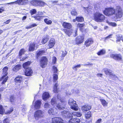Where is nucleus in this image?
<instances>
[{
	"mask_svg": "<svg viewBox=\"0 0 123 123\" xmlns=\"http://www.w3.org/2000/svg\"><path fill=\"white\" fill-rule=\"evenodd\" d=\"M64 98H61L60 96L58 95L57 98L54 97L51 100V105L55 106V105L59 110L63 109L65 108L66 103Z\"/></svg>",
	"mask_w": 123,
	"mask_h": 123,
	"instance_id": "f257e3e1",
	"label": "nucleus"
},
{
	"mask_svg": "<svg viewBox=\"0 0 123 123\" xmlns=\"http://www.w3.org/2000/svg\"><path fill=\"white\" fill-rule=\"evenodd\" d=\"M94 18L97 22H102L105 19L104 16L99 12H96L94 14Z\"/></svg>",
	"mask_w": 123,
	"mask_h": 123,
	"instance_id": "f03ea898",
	"label": "nucleus"
},
{
	"mask_svg": "<svg viewBox=\"0 0 123 123\" xmlns=\"http://www.w3.org/2000/svg\"><path fill=\"white\" fill-rule=\"evenodd\" d=\"M8 69V67H6L4 68L3 70L2 76L0 80V81H2V84H5L7 80L8 77L7 76V71Z\"/></svg>",
	"mask_w": 123,
	"mask_h": 123,
	"instance_id": "7ed1b4c3",
	"label": "nucleus"
},
{
	"mask_svg": "<svg viewBox=\"0 0 123 123\" xmlns=\"http://www.w3.org/2000/svg\"><path fill=\"white\" fill-rule=\"evenodd\" d=\"M116 9V8L115 9L112 8H106L103 11V13L106 16L111 15L115 13Z\"/></svg>",
	"mask_w": 123,
	"mask_h": 123,
	"instance_id": "20e7f679",
	"label": "nucleus"
},
{
	"mask_svg": "<svg viewBox=\"0 0 123 123\" xmlns=\"http://www.w3.org/2000/svg\"><path fill=\"white\" fill-rule=\"evenodd\" d=\"M68 104L71 106V108L75 111H77L78 109L77 105L76 104L75 101L73 99L70 98L69 99L68 102Z\"/></svg>",
	"mask_w": 123,
	"mask_h": 123,
	"instance_id": "39448f33",
	"label": "nucleus"
},
{
	"mask_svg": "<svg viewBox=\"0 0 123 123\" xmlns=\"http://www.w3.org/2000/svg\"><path fill=\"white\" fill-rule=\"evenodd\" d=\"M115 13L114 15L116 18H120L122 17L123 15V13L122 10L120 7L119 6L117 7Z\"/></svg>",
	"mask_w": 123,
	"mask_h": 123,
	"instance_id": "423d86ee",
	"label": "nucleus"
},
{
	"mask_svg": "<svg viewBox=\"0 0 123 123\" xmlns=\"http://www.w3.org/2000/svg\"><path fill=\"white\" fill-rule=\"evenodd\" d=\"M44 112L40 110H38L36 111L34 113V116L36 119L41 117H43L44 116Z\"/></svg>",
	"mask_w": 123,
	"mask_h": 123,
	"instance_id": "0eeeda50",
	"label": "nucleus"
},
{
	"mask_svg": "<svg viewBox=\"0 0 123 123\" xmlns=\"http://www.w3.org/2000/svg\"><path fill=\"white\" fill-rule=\"evenodd\" d=\"M47 59L45 57H42L41 59L40 62V66L43 68H44L47 63Z\"/></svg>",
	"mask_w": 123,
	"mask_h": 123,
	"instance_id": "6e6552de",
	"label": "nucleus"
},
{
	"mask_svg": "<svg viewBox=\"0 0 123 123\" xmlns=\"http://www.w3.org/2000/svg\"><path fill=\"white\" fill-rule=\"evenodd\" d=\"M62 115L64 117L67 118H71L73 117L72 115L68 111L64 110L61 112Z\"/></svg>",
	"mask_w": 123,
	"mask_h": 123,
	"instance_id": "1a4fd4ad",
	"label": "nucleus"
},
{
	"mask_svg": "<svg viewBox=\"0 0 123 123\" xmlns=\"http://www.w3.org/2000/svg\"><path fill=\"white\" fill-rule=\"evenodd\" d=\"M110 57L113 59L118 61H121L122 57L120 54H112L110 55Z\"/></svg>",
	"mask_w": 123,
	"mask_h": 123,
	"instance_id": "9d476101",
	"label": "nucleus"
},
{
	"mask_svg": "<svg viewBox=\"0 0 123 123\" xmlns=\"http://www.w3.org/2000/svg\"><path fill=\"white\" fill-rule=\"evenodd\" d=\"M52 120V123H64L63 120L60 117H54Z\"/></svg>",
	"mask_w": 123,
	"mask_h": 123,
	"instance_id": "9b49d317",
	"label": "nucleus"
},
{
	"mask_svg": "<svg viewBox=\"0 0 123 123\" xmlns=\"http://www.w3.org/2000/svg\"><path fill=\"white\" fill-rule=\"evenodd\" d=\"M64 32L66 33L67 35H68L69 36H70L73 33H75L76 35H76V33L77 32V30H76L74 31H73V30L72 29L69 30H64Z\"/></svg>",
	"mask_w": 123,
	"mask_h": 123,
	"instance_id": "f8f14e48",
	"label": "nucleus"
},
{
	"mask_svg": "<svg viewBox=\"0 0 123 123\" xmlns=\"http://www.w3.org/2000/svg\"><path fill=\"white\" fill-rule=\"evenodd\" d=\"M75 40L76 44H80L83 41L84 37L82 36H79L75 38Z\"/></svg>",
	"mask_w": 123,
	"mask_h": 123,
	"instance_id": "ddd939ff",
	"label": "nucleus"
},
{
	"mask_svg": "<svg viewBox=\"0 0 123 123\" xmlns=\"http://www.w3.org/2000/svg\"><path fill=\"white\" fill-rule=\"evenodd\" d=\"M35 103L34 106L35 108L36 109H39L40 107L41 104V102L40 101L38 100L36 102L34 101L33 102V105H34V103Z\"/></svg>",
	"mask_w": 123,
	"mask_h": 123,
	"instance_id": "4468645a",
	"label": "nucleus"
},
{
	"mask_svg": "<svg viewBox=\"0 0 123 123\" xmlns=\"http://www.w3.org/2000/svg\"><path fill=\"white\" fill-rule=\"evenodd\" d=\"M49 114L51 115H56L57 113V111L55 108H50L48 111Z\"/></svg>",
	"mask_w": 123,
	"mask_h": 123,
	"instance_id": "2eb2a0df",
	"label": "nucleus"
},
{
	"mask_svg": "<svg viewBox=\"0 0 123 123\" xmlns=\"http://www.w3.org/2000/svg\"><path fill=\"white\" fill-rule=\"evenodd\" d=\"M36 43H34L30 44L29 48V51H33L35 49V48L37 49V46Z\"/></svg>",
	"mask_w": 123,
	"mask_h": 123,
	"instance_id": "dca6fc26",
	"label": "nucleus"
},
{
	"mask_svg": "<svg viewBox=\"0 0 123 123\" xmlns=\"http://www.w3.org/2000/svg\"><path fill=\"white\" fill-rule=\"evenodd\" d=\"M55 41L54 39L51 38L49 42L48 45V48L50 49L52 48L55 44Z\"/></svg>",
	"mask_w": 123,
	"mask_h": 123,
	"instance_id": "f3484780",
	"label": "nucleus"
},
{
	"mask_svg": "<svg viewBox=\"0 0 123 123\" xmlns=\"http://www.w3.org/2000/svg\"><path fill=\"white\" fill-rule=\"evenodd\" d=\"M28 0H17L15 2V3L19 5H25L27 3H28Z\"/></svg>",
	"mask_w": 123,
	"mask_h": 123,
	"instance_id": "a211bd4d",
	"label": "nucleus"
},
{
	"mask_svg": "<svg viewBox=\"0 0 123 123\" xmlns=\"http://www.w3.org/2000/svg\"><path fill=\"white\" fill-rule=\"evenodd\" d=\"M32 71L30 68H28L26 69V71L25 73V75L27 76H30L31 75Z\"/></svg>",
	"mask_w": 123,
	"mask_h": 123,
	"instance_id": "6ab92c4d",
	"label": "nucleus"
},
{
	"mask_svg": "<svg viewBox=\"0 0 123 123\" xmlns=\"http://www.w3.org/2000/svg\"><path fill=\"white\" fill-rule=\"evenodd\" d=\"M50 96V95L48 92H44L42 95L43 99L44 100H46L47 99H48Z\"/></svg>",
	"mask_w": 123,
	"mask_h": 123,
	"instance_id": "aec40b11",
	"label": "nucleus"
},
{
	"mask_svg": "<svg viewBox=\"0 0 123 123\" xmlns=\"http://www.w3.org/2000/svg\"><path fill=\"white\" fill-rule=\"evenodd\" d=\"M91 108V106L88 105L83 106L82 107V109L83 111H85L89 110Z\"/></svg>",
	"mask_w": 123,
	"mask_h": 123,
	"instance_id": "412c9836",
	"label": "nucleus"
},
{
	"mask_svg": "<svg viewBox=\"0 0 123 123\" xmlns=\"http://www.w3.org/2000/svg\"><path fill=\"white\" fill-rule=\"evenodd\" d=\"M104 71L106 74L110 75L111 76V77H116L115 75L112 73L111 71L109 69H105Z\"/></svg>",
	"mask_w": 123,
	"mask_h": 123,
	"instance_id": "4be33fe9",
	"label": "nucleus"
},
{
	"mask_svg": "<svg viewBox=\"0 0 123 123\" xmlns=\"http://www.w3.org/2000/svg\"><path fill=\"white\" fill-rule=\"evenodd\" d=\"M93 42V41L91 39H89L86 41L85 44L86 47H88Z\"/></svg>",
	"mask_w": 123,
	"mask_h": 123,
	"instance_id": "5701e85b",
	"label": "nucleus"
},
{
	"mask_svg": "<svg viewBox=\"0 0 123 123\" xmlns=\"http://www.w3.org/2000/svg\"><path fill=\"white\" fill-rule=\"evenodd\" d=\"M23 79L22 76H18L14 79V81L16 83H20L23 81Z\"/></svg>",
	"mask_w": 123,
	"mask_h": 123,
	"instance_id": "b1692460",
	"label": "nucleus"
},
{
	"mask_svg": "<svg viewBox=\"0 0 123 123\" xmlns=\"http://www.w3.org/2000/svg\"><path fill=\"white\" fill-rule=\"evenodd\" d=\"M62 25L64 28H66L69 29L71 28L72 27V26L70 23H67L66 22H64L63 23Z\"/></svg>",
	"mask_w": 123,
	"mask_h": 123,
	"instance_id": "393cba45",
	"label": "nucleus"
},
{
	"mask_svg": "<svg viewBox=\"0 0 123 123\" xmlns=\"http://www.w3.org/2000/svg\"><path fill=\"white\" fill-rule=\"evenodd\" d=\"M80 122V120L77 118H72L69 121V123H79Z\"/></svg>",
	"mask_w": 123,
	"mask_h": 123,
	"instance_id": "a878e982",
	"label": "nucleus"
},
{
	"mask_svg": "<svg viewBox=\"0 0 123 123\" xmlns=\"http://www.w3.org/2000/svg\"><path fill=\"white\" fill-rule=\"evenodd\" d=\"M39 0H32L30 3L31 4L35 6H38Z\"/></svg>",
	"mask_w": 123,
	"mask_h": 123,
	"instance_id": "bb28decb",
	"label": "nucleus"
},
{
	"mask_svg": "<svg viewBox=\"0 0 123 123\" xmlns=\"http://www.w3.org/2000/svg\"><path fill=\"white\" fill-rule=\"evenodd\" d=\"M47 5V4L42 0H39L38 6L40 7H43Z\"/></svg>",
	"mask_w": 123,
	"mask_h": 123,
	"instance_id": "cd10ccee",
	"label": "nucleus"
},
{
	"mask_svg": "<svg viewBox=\"0 0 123 123\" xmlns=\"http://www.w3.org/2000/svg\"><path fill=\"white\" fill-rule=\"evenodd\" d=\"M72 116L77 117H80L82 115L81 113L80 112H74L72 113Z\"/></svg>",
	"mask_w": 123,
	"mask_h": 123,
	"instance_id": "c85d7f7f",
	"label": "nucleus"
},
{
	"mask_svg": "<svg viewBox=\"0 0 123 123\" xmlns=\"http://www.w3.org/2000/svg\"><path fill=\"white\" fill-rule=\"evenodd\" d=\"M100 100L101 102V104L104 106H107V105L108 103L104 99L100 98Z\"/></svg>",
	"mask_w": 123,
	"mask_h": 123,
	"instance_id": "c756f323",
	"label": "nucleus"
},
{
	"mask_svg": "<svg viewBox=\"0 0 123 123\" xmlns=\"http://www.w3.org/2000/svg\"><path fill=\"white\" fill-rule=\"evenodd\" d=\"M31 63V62L30 61H28L24 63L23 65V68L25 69H27Z\"/></svg>",
	"mask_w": 123,
	"mask_h": 123,
	"instance_id": "7c9ffc66",
	"label": "nucleus"
},
{
	"mask_svg": "<svg viewBox=\"0 0 123 123\" xmlns=\"http://www.w3.org/2000/svg\"><path fill=\"white\" fill-rule=\"evenodd\" d=\"M21 65H17L14 67L13 68V71L17 72L21 68Z\"/></svg>",
	"mask_w": 123,
	"mask_h": 123,
	"instance_id": "2f4dec72",
	"label": "nucleus"
},
{
	"mask_svg": "<svg viewBox=\"0 0 123 123\" xmlns=\"http://www.w3.org/2000/svg\"><path fill=\"white\" fill-rule=\"evenodd\" d=\"M106 53L105 50L104 49H102L99 51L97 53L98 55H103L105 54Z\"/></svg>",
	"mask_w": 123,
	"mask_h": 123,
	"instance_id": "473e14b6",
	"label": "nucleus"
},
{
	"mask_svg": "<svg viewBox=\"0 0 123 123\" xmlns=\"http://www.w3.org/2000/svg\"><path fill=\"white\" fill-rule=\"evenodd\" d=\"M58 85L57 83H56L55 85L53 88V91L55 93H57L58 92V89L57 88Z\"/></svg>",
	"mask_w": 123,
	"mask_h": 123,
	"instance_id": "72a5a7b5",
	"label": "nucleus"
},
{
	"mask_svg": "<svg viewBox=\"0 0 123 123\" xmlns=\"http://www.w3.org/2000/svg\"><path fill=\"white\" fill-rule=\"evenodd\" d=\"M76 19L78 22H82L84 21V19L82 17H76Z\"/></svg>",
	"mask_w": 123,
	"mask_h": 123,
	"instance_id": "f704fd0d",
	"label": "nucleus"
},
{
	"mask_svg": "<svg viewBox=\"0 0 123 123\" xmlns=\"http://www.w3.org/2000/svg\"><path fill=\"white\" fill-rule=\"evenodd\" d=\"M45 53V51L44 50H41L39 51L37 54V58L38 57L42 55L43 54Z\"/></svg>",
	"mask_w": 123,
	"mask_h": 123,
	"instance_id": "c9c22d12",
	"label": "nucleus"
},
{
	"mask_svg": "<svg viewBox=\"0 0 123 123\" xmlns=\"http://www.w3.org/2000/svg\"><path fill=\"white\" fill-rule=\"evenodd\" d=\"M52 71L53 73L54 74H58L57 73L58 69L55 66H53V67Z\"/></svg>",
	"mask_w": 123,
	"mask_h": 123,
	"instance_id": "e433bc0d",
	"label": "nucleus"
},
{
	"mask_svg": "<svg viewBox=\"0 0 123 123\" xmlns=\"http://www.w3.org/2000/svg\"><path fill=\"white\" fill-rule=\"evenodd\" d=\"M44 22L47 24L50 25L52 23V21L47 18H45L44 20Z\"/></svg>",
	"mask_w": 123,
	"mask_h": 123,
	"instance_id": "4c0bfd02",
	"label": "nucleus"
},
{
	"mask_svg": "<svg viewBox=\"0 0 123 123\" xmlns=\"http://www.w3.org/2000/svg\"><path fill=\"white\" fill-rule=\"evenodd\" d=\"M46 16H37L35 17H34L35 18V19L39 21L43 17H46Z\"/></svg>",
	"mask_w": 123,
	"mask_h": 123,
	"instance_id": "58836bf2",
	"label": "nucleus"
},
{
	"mask_svg": "<svg viewBox=\"0 0 123 123\" xmlns=\"http://www.w3.org/2000/svg\"><path fill=\"white\" fill-rule=\"evenodd\" d=\"M5 110L3 108L2 106L0 105V114H3L4 113H5Z\"/></svg>",
	"mask_w": 123,
	"mask_h": 123,
	"instance_id": "ea45409f",
	"label": "nucleus"
},
{
	"mask_svg": "<svg viewBox=\"0 0 123 123\" xmlns=\"http://www.w3.org/2000/svg\"><path fill=\"white\" fill-rule=\"evenodd\" d=\"M84 25L83 24H81L80 23H78L77 25V27L79 28L80 29V30L81 31H82V29Z\"/></svg>",
	"mask_w": 123,
	"mask_h": 123,
	"instance_id": "a19ab883",
	"label": "nucleus"
},
{
	"mask_svg": "<svg viewBox=\"0 0 123 123\" xmlns=\"http://www.w3.org/2000/svg\"><path fill=\"white\" fill-rule=\"evenodd\" d=\"M49 38V37L48 36L47 37H44L42 39V43L44 44L46 43L48 41Z\"/></svg>",
	"mask_w": 123,
	"mask_h": 123,
	"instance_id": "79ce46f5",
	"label": "nucleus"
},
{
	"mask_svg": "<svg viewBox=\"0 0 123 123\" xmlns=\"http://www.w3.org/2000/svg\"><path fill=\"white\" fill-rule=\"evenodd\" d=\"M58 74H53V81L55 82L57 80L58 78Z\"/></svg>",
	"mask_w": 123,
	"mask_h": 123,
	"instance_id": "37998d69",
	"label": "nucleus"
},
{
	"mask_svg": "<svg viewBox=\"0 0 123 123\" xmlns=\"http://www.w3.org/2000/svg\"><path fill=\"white\" fill-rule=\"evenodd\" d=\"M25 52V51L24 49H22L19 51V55L21 56L24 54V53Z\"/></svg>",
	"mask_w": 123,
	"mask_h": 123,
	"instance_id": "c03bdc74",
	"label": "nucleus"
},
{
	"mask_svg": "<svg viewBox=\"0 0 123 123\" xmlns=\"http://www.w3.org/2000/svg\"><path fill=\"white\" fill-rule=\"evenodd\" d=\"M122 36L121 35H119L117 36V42H119L121 40H122Z\"/></svg>",
	"mask_w": 123,
	"mask_h": 123,
	"instance_id": "a18cd8bd",
	"label": "nucleus"
},
{
	"mask_svg": "<svg viewBox=\"0 0 123 123\" xmlns=\"http://www.w3.org/2000/svg\"><path fill=\"white\" fill-rule=\"evenodd\" d=\"M107 23L109 25L113 27H115L117 25V24L115 23L109 22H107Z\"/></svg>",
	"mask_w": 123,
	"mask_h": 123,
	"instance_id": "49530a36",
	"label": "nucleus"
},
{
	"mask_svg": "<svg viewBox=\"0 0 123 123\" xmlns=\"http://www.w3.org/2000/svg\"><path fill=\"white\" fill-rule=\"evenodd\" d=\"M74 92V90H67L66 92V94L67 95H70Z\"/></svg>",
	"mask_w": 123,
	"mask_h": 123,
	"instance_id": "de8ad7c7",
	"label": "nucleus"
},
{
	"mask_svg": "<svg viewBox=\"0 0 123 123\" xmlns=\"http://www.w3.org/2000/svg\"><path fill=\"white\" fill-rule=\"evenodd\" d=\"M91 116V112H88L85 115V117L86 118L88 119Z\"/></svg>",
	"mask_w": 123,
	"mask_h": 123,
	"instance_id": "09e8293b",
	"label": "nucleus"
},
{
	"mask_svg": "<svg viewBox=\"0 0 123 123\" xmlns=\"http://www.w3.org/2000/svg\"><path fill=\"white\" fill-rule=\"evenodd\" d=\"M80 66L81 65L80 64H79L78 65H74L73 67L72 68L76 71L77 70V68H80Z\"/></svg>",
	"mask_w": 123,
	"mask_h": 123,
	"instance_id": "8fccbe9b",
	"label": "nucleus"
},
{
	"mask_svg": "<svg viewBox=\"0 0 123 123\" xmlns=\"http://www.w3.org/2000/svg\"><path fill=\"white\" fill-rule=\"evenodd\" d=\"M10 100L11 102H14L15 100V98L13 96H11L10 97Z\"/></svg>",
	"mask_w": 123,
	"mask_h": 123,
	"instance_id": "3c124183",
	"label": "nucleus"
},
{
	"mask_svg": "<svg viewBox=\"0 0 123 123\" xmlns=\"http://www.w3.org/2000/svg\"><path fill=\"white\" fill-rule=\"evenodd\" d=\"M36 10L35 9H33L31 10L30 11V13L31 15H33L36 13Z\"/></svg>",
	"mask_w": 123,
	"mask_h": 123,
	"instance_id": "603ef678",
	"label": "nucleus"
},
{
	"mask_svg": "<svg viewBox=\"0 0 123 123\" xmlns=\"http://www.w3.org/2000/svg\"><path fill=\"white\" fill-rule=\"evenodd\" d=\"M71 13L73 15H75L77 14V12L75 10H73L71 11Z\"/></svg>",
	"mask_w": 123,
	"mask_h": 123,
	"instance_id": "864d4df0",
	"label": "nucleus"
},
{
	"mask_svg": "<svg viewBox=\"0 0 123 123\" xmlns=\"http://www.w3.org/2000/svg\"><path fill=\"white\" fill-rule=\"evenodd\" d=\"M10 121L8 118L5 119L3 121V123H10Z\"/></svg>",
	"mask_w": 123,
	"mask_h": 123,
	"instance_id": "5fc2aeb1",
	"label": "nucleus"
},
{
	"mask_svg": "<svg viewBox=\"0 0 123 123\" xmlns=\"http://www.w3.org/2000/svg\"><path fill=\"white\" fill-rule=\"evenodd\" d=\"M56 58L55 57H54L52 58V63L55 64L56 62Z\"/></svg>",
	"mask_w": 123,
	"mask_h": 123,
	"instance_id": "6e6d98bb",
	"label": "nucleus"
},
{
	"mask_svg": "<svg viewBox=\"0 0 123 123\" xmlns=\"http://www.w3.org/2000/svg\"><path fill=\"white\" fill-rule=\"evenodd\" d=\"M49 105L48 103L46 102L45 103L44 105V107L45 108H48L49 107Z\"/></svg>",
	"mask_w": 123,
	"mask_h": 123,
	"instance_id": "4d7b16f0",
	"label": "nucleus"
},
{
	"mask_svg": "<svg viewBox=\"0 0 123 123\" xmlns=\"http://www.w3.org/2000/svg\"><path fill=\"white\" fill-rule=\"evenodd\" d=\"M62 52V57H64L67 54V52L66 51H63Z\"/></svg>",
	"mask_w": 123,
	"mask_h": 123,
	"instance_id": "13d9d810",
	"label": "nucleus"
},
{
	"mask_svg": "<svg viewBox=\"0 0 123 123\" xmlns=\"http://www.w3.org/2000/svg\"><path fill=\"white\" fill-rule=\"evenodd\" d=\"M112 34H111L110 35H109L108 36L106 37H105V40H106L108 38H111V37H112Z\"/></svg>",
	"mask_w": 123,
	"mask_h": 123,
	"instance_id": "bf43d9fd",
	"label": "nucleus"
},
{
	"mask_svg": "<svg viewBox=\"0 0 123 123\" xmlns=\"http://www.w3.org/2000/svg\"><path fill=\"white\" fill-rule=\"evenodd\" d=\"M4 11V8L3 7H2L0 8V13H1Z\"/></svg>",
	"mask_w": 123,
	"mask_h": 123,
	"instance_id": "052dcab7",
	"label": "nucleus"
},
{
	"mask_svg": "<svg viewBox=\"0 0 123 123\" xmlns=\"http://www.w3.org/2000/svg\"><path fill=\"white\" fill-rule=\"evenodd\" d=\"M13 111V108H11L10 109V110H9L7 111V113L9 114L12 112Z\"/></svg>",
	"mask_w": 123,
	"mask_h": 123,
	"instance_id": "680f3d73",
	"label": "nucleus"
},
{
	"mask_svg": "<svg viewBox=\"0 0 123 123\" xmlns=\"http://www.w3.org/2000/svg\"><path fill=\"white\" fill-rule=\"evenodd\" d=\"M11 19H9L6 22H5L4 23L5 24H9L11 21Z\"/></svg>",
	"mask_w": 123,
	"mask_h": 123,
	"instance_id": "e2e57ef3",
	"label": "nucleus"
},
{
	"mask_svg": "<svg viewBox=\"0 0 123 123\" xmlns=\"http://www.w3.org/2000/svg\"><path fill=\"white\" fill-rule=\"evenodd\" d=\"M102 119L100 118L98 119L96 122V123H100Z\"/></svg>",
	"mask_w": 123,
	"mask_h": 123,
	"instance_id": "0e129e2a",
	"label": "nucleus"
},
{
	"mask_svg": "<svg viewBox=\"0 0 123 123\" xmlns=\"http://www.w3.org/2000/svg\"><path fill=\"white\" fill-rule=\"evenodd\" d=\"M31 28H32L33 27L36 26H37V25L36 24H33L31 25Z\"/></svg>",
	"mask_w": 123,
	"mask_h": 123,
	"instance_id": "69168bd1",
	"label": "nucleus"
},
{
	"mask_svg": "<svg viewBox=\"0 0 123 123\" xmlns=\"http://www.w3.org/2000/svg\"><path fill=\"white\" fill-rule=\"evenodd\" d=\"M102 74H97V76L98 77H102Z\"/></svg>",
	"mask_w": 123,
	"mask_h": 123,
	"instance_id": "338daca9",
	"label": "nucleus"
},
{
	"mask_svg": "<svg viewBox=\"0 0 123 123\" xmlns=\"http://www.w3.org/2000/svg\"><path fill=\"white\" fill-rule=\"evenodd\" d=\"M37 13L39 15H42L43 14V12H38Z\"/></svg>",
	"mask_w": 123,
	"mask_h": 123,
	"instance_id": "774afa93",
	"label": "nucleus"
}]
</instances>
